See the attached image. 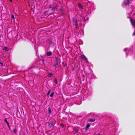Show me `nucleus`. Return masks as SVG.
Returning <instances> with one entry per match:
<instances>
[{
    "mask_svg": "<svg viewBox=\"0 0 135 135\" xmlns=\"http://www.w3.org/2000/svg\"><path fill=\"white\" fill-rule=\"evenodd\" d=\"M56 121L55 119H51L49 122L48 127L50 128L53 126L55 123Z\"/></svg>",
    "mask_w": 135,
    "mask_h": 135,
    "instance_id": "1",
    "label": "nucleus"
},
{
    "mask_svg": "<svg viewBox=\"0 0 135 135\" xmlns=\"http://www.w3.org/2000/svg\"><path fill=\"white\" fill-rule=\"evenodd\" d=\"M73 25L75 26L76 28L77 29L79 27L78 26L77 20L74 17L73 18Z\"/></svg>",
    "mask_w": 135,
    "mask_h": 135,
    "instance_id": "2",
    "label": "nucleus"
},
{
    "mask_svg": "<svg viewBox=\"0 0 135 135\" xmlns=\"http://www.w3.org/2000/svg\"><path fill=\"white\" fill-rule=\"evenodd\" d=\"M59 7V6L57 5H56L54 7H52L50 6V8H51V10L54 12L56 10H57V8Z\"/></svg>",
    "mask_w": 135,
    "mask_h": 135,
    "instance_id": "3",
    "label": "nucleus"
},
{
    "mask_svg": "<svg viewBox=\"0 0 135 135\" xmlns=\"http://www.w3.org/2000/svg\"><path fill=\"white\" fill-rule=\"evenodd\" d=\"M129 20L132 25L135 27V19L133 20L132 18H130Z\"/></svg>",
    "mask_w": 135,
    "mask_h": 135,
    "instance_id": "4",
    "label": "nucleus"
},
{
    "mask_svg": "<svg viewBox=\"0 0 135 135\" xmlns=\"http://www.w3.org/2000/svg\"><path fill=\"white\" fill-rule=\"evenodd\" d=\"M56 63L55 64L54 66L55 67H57V65H58V62H59V63H60V59L58 57H56Z\"/></svg>",
    "mask_w": 135,
    "mask_h": 135,
    "instance_id": "5",
    "label": "nucleus"
},
{
    "mask_svg": "<svg viewBox=\"0 0 135 135\" xmlns=\"http://www.w3.org/2000/svg\"><path fill=\"white\" fill-rule=\"evenodd\" d=\"M130 2L129 0H125L123 2V4L125 5L126 6L129 4L130 3Z\"/></svg>",
    "mask_w": 135,
    "mask_h": 135,
    "instance_id": "6",
    "label": "nucleus"
},
{
    "mask_svg": "<svg viewBox=\"0 0 135 135\" xmlns=\"http://www.w3.org/2000/svg\"><path fill=\"white\" fill-rule=\"evenodd\" d=\"M46 42L47 43H49V44H51L52 45H53V43L52 42L51 39L50 38L48 39L47 40Z\"/></svg>",
    "mask_w": 135,
    "mask_h": 135,
    "instance_id": "7",
    "label": "nucleus"
},
{
    "mask_svg": "<svg viewBox=\"0 0 135 135\" xmlns=\"http://www.w3.org/2000/svg\"><path fill=\"white\" fill-rule=\"evenodd\" d=\"M81 59H83L85 61L87 62L88 61L87 59L86 58L84 55H81Z\"/></svg>",
    "mask_w": 135,
    "mask_h": 135,
    "instance_id": "8",
    "label": "nucleus"
},
{
    "mask_svg": "<svg viewBox=\"0 0 135 135\" xmlns=\"http://www.w3.org/2000/svg\"><path fill=\"white\" fill-rule=\"evenodd\" d=\"M90 126V124L89 123H88L86 126L85 128L84 129L85 131H86Z\"/></svg>",
    "mask_w": 135,
    "mask_h": 135,
    "instance_id": "9",
    "label": "nucleus"
},
{
    "mask_svg": "<svg viewBox=\"0 0 135 135\" xmlns=\"http://www.w3.org/2000/svg\"><path fill=\"white\" fill-rule=\"evenodd\" d=\"M52 53L51 51H49L46 53V55L47 56H50L52 55Z\"/></svg>",
    "mask_w": 135,
    "mask_h": 135,
    "instance_id": "10",
    "label": "nucleus"
},
{
    "mask_svg": "<svg viewBox=\"0 0 135 135\" xmlns=\"http://www.w3.org/2000/svg\"><path fill=\"white\" fill-rule=\"evenodd\" d=\"M60 12V13L61 14H64L65 13V10L64 9H61Z\"/></svg>",
    "mask_w": 135,
    "mask_h": 135,
    "instance_id": "11",
    "label": "nucleus"
},
{
    "mask_svg": "<svg viewBox=\"0 0 135 135\" xmlns=\"http://www.w3.org/2000/svg\"><path fill=\"white\" fill-rule=\"evenodd\" d=\"M95 120V119L93 118L92 119H88V121L90 122H92L94 121Z\"/></svg>",
    "mask_w": 135,
    "mask_h": 135,
    "instance_id": "12",
    "label": "nucleus"
},
{
    "mask_svg": "<svg viewBox=\"0 0 135 135\" xmlns=\"http://www.w3.org/2000/svg\"><path fill=\"white\" fill-rule=\"evenodd\" d=\"M78 6L81 10H82L83 9V6L81 4H78Z\"/></svg>",
    "mask_w": 135,
    "mask_h": 135,
    "instance_id": "13",
    "label": "nucleus"
},
{
    "mask_svg": "<svg viewBox=\"0 0 135 135\" xmlns=\"http://www.w3.org/2000/svg\"><path fill=\"white\" fill-rule=\"evenodd\" d=\"M48 114H49L50 115L51 113V109L50 107H49L48 109Z\"/></svg>",
    "mask_w": 135,
    "mask_h": 135,
    "instance_id": "14",
    "label": "nucleus"
},
{
    "mask_svg": "<svg viewBox=\"0 0 135 135\" xmlns=\"http://www.w3.org/2000/svg\"><path fill=\"white\" fill-rule=\"evenodd\" d=\"M3 50H5L7 51H8L9 50V49L6 47H4L3 49Z\"/></svg>",
    "mask_w": 135,
    "mask_h": 135,
    "instance_id": "15",
    "label": "nucleus"
},
{
    "mask_svg": "<svg viewBox=\"0 0 135 135\" xmlns=\"http://www.w3.org/2000/svg\"><path fill=\"white\" fill-rule=\"evenodd\" d=\"M73 129L74 131L76 132H78V129L76 128V127H74Z\"/></svg>",
    "mask_w": 135,
    "mask_h": 135,
    "instance_id": "16",
    "label": "nucleus"
},
{
    "mask_svg": "<svg viewBox=\"0 0 135 135\" xmlns=\"http://www.w3.org/2000/svg\"><path fill=\"white\" fill-rule=\"evenodd\" d=\"M48 76L49 77H51L53 76V75L52 73H49L48 74Z\"/></svg>",
    "mask_w": 135,
    "mask_h": 135,
    "instance_id": "17",
    "label": "nucleus"
},
{
    "mask_svg": "<svg viewBox=\"0 0 135 135\" xmlns=\"http://www.w3.org/2000/svg\"><path fill=\"white\" fill-rule=\"evenodd\" d=\"M62 64L63 66H66L67 65L66 62H63L62 63Z\"/></svg>",
    "mask_w": 135,
    "mask_h": 135,
    "instance_id": "18",
    "label": "nucleus"
},
{
    "mask_svg": "<svg viewBox=\"0 0 135 135\" xmlns=\"http://www.w3.org/2000/svg\"><path fill=\"white\" fill-rule=\"evenodd\" d=\"M54 82H55L56 84H57V80L55 78Z\"/></svg>",
    "mask_w": 135,
    "mask_h": 135,
    "instance_id": "19",
    "label": "nucleus"
},
{
    "mask_svg": "<svg viewBox=\"0 0 135 135\" xmlns=\"http://www.w3.org/2000/svg\"><path fill=\"white\" fill-rule=\"evenodd\" d=\"M6 124H7V126H8V127L9 129H10V127L9 124V123H8V122L7 123H6Z\"/></svg>",
    "mask_w": 135,
    "mask_h": 135,
    "instance_id": "20",
    "label": "nucleus"
},
{
    "mask_svg": "<svg viewBox=\"0 0 135 135\" xmlns=\"http://www.w3.org/2000/svg\"><path fill=\"white\" fill-rule=\"evenodd\" d=\"M54 93L53 92H52L50 94V96L52 97L53 96Z\"/></svg>",
    "mask_w": 135,
    "mask_h": 135,
    "instance_id": "21",
    "label": "nucleus"
},
{
    "mask_svg": "<svg viewBox=\"0 0 135 135\" xmlns=\"http://www.w3.org/2000/svg\"><path fill=\"white\" fill-rule=\"evenodd\" d=\"M50 92H51L50 90H48V91L47 93V95H49L50 93Z\"/></svg>",
    "mask_w": 135,
    "mask_h": 135,
    "instance_id": "22",
    "label": "nucleus"
},
{
    "mask_svg": "<svg viewBox=\"0 0 135 135\" xmlns=\"http://www.w3.org/2000/svg\"><path fill=\"white\" fill-rule=\"evenodd\" d=\"M13 133H15L16 132V130L15 129H13Z\"/></svg>",
    "mask_w": 135,
    "mask_h": 135,
    "instance_id": "23",
    "label": "nucleus"
},
{
    "mask_svg": "<svg viewBox=\"0 0 135 135\" xmlns=\"http://www.w3.org/2000/svg\"><path fill=\"white\" fill-rule=\"evenodd\" d=\"M11 18H13V19H15V17L13 15H12L11 16Z\"/></svg>",
    "mask_w": 135,
    "mask_h": 135,
    "instance_id": "24",
    "label": "nucleus"
},
{
    "mask_svg": "<svg viewBox=\"0 0 135 135\" xmlns=\"http://www.w3.org/2000/svg\"><path fill=\"white\" fill-rule=\"evenodd\" d=\"M4 122H6V123H7L8 122L6 118H5L4 120Z\"/></svg>",
    "mask_w": 135,
    "mask_h": 135,
    "instance_id": "25",
    "label": "nucleus"
},
{
    "mask_svg": "<svg viewBox=\"0 0 135 135\" xmlns=\"http://www.w3.org/2000/svg\"><path fill=\"white\" fill-rule=\"evenodd\" d=\"M61 126L62 128L64 127V125L63 124H61Z\"/></svg>",
    "mask_w": 135,
    "mask_h": 135,
    "instance_id": "26",
    "label": "nucleus"
},
{
    "mask_svg": "<svg viewBox=\"0 0 135 135\" xmlns=\"http://www.w3.org/2000/svg\"><path fill=\"white\" fill-rule=\"evenodd\" d=\"M42 61L43 63L44 61V59L43 58H42Z\"/></svg>",
    "mask_w": 135,
    "mask_h": 135,
    "instance_id": "27",
    "label": "nucleus"
},
{
    "mask_svg": "<svg viewBox=\"0 0 135 135\" xmlns=\"http://www.w3.org/2000/svg\"><path fill=\"white\" fill-rule=\"evenodd\" d=\"M134 35H135V31H134V32L133 33V34H132V36H133Z\"/></svg>",
    "mask_w": 135,
    "mask_h": 135,
    "instance_id": "28",
    "label": "nucleus"
},
{
    "mask_svg": "<svg viewBox=\"0 0 135 135\" xmlns=\"http://www.w3.org/2000/svg\"><path fill=\"white\" fill-rule=\"evenodd\" d=\"M0 63L1 64V65H2V66H4L3 65V63H2V62H0Z\"/></svg>",
    "mask_w": 135,
    "mask_h": 135,
    "instance_id": "29",
    "label": "nucleus"
},
{
    "mask_svg": "<svg viewBox=\"0 0 135 135\" xmlns=\"http://www.w3.org/2000/svg\"><path fill=\"white\" fill-rule=\"evenodd\" d=\"M127 50V49H124V50L125 51H126Z\"/></svg>",
    "mask_w": 135,
    "mask_h": 135,
    "instance_id": "30",
    "label": "nucleus"
},
{
    "mask_svg": "<svg viewBox=\"0 0 135 135\" xmlns=\"http://www.w3.org/2000/svg\"><path fill=\"white\" fill-rule=\"evenodd\" d=\"M32 68V67H31L29 69V70H30V69H31Z\"/></svg>",
    "mask_w": 135,
    "mask_h": 135,
    "instance_id": "31",
    "label": "nucleus"
},
{
    "mask_svg": "<svg viewBox=\"0 0 135 135\" xmlns=\"http://www.w3.org/2000/svg\"><path fill=\"white\" fill-rule=\"evenodd\" d=\"M11 2H12V0H9Z\"/></svg>",
    "mask_w": 135,
    "mask_h": 135,
    "instance_id": "32",
    "label": "nucleus"
},
{
    "mask_svg": "<svg viewBox=\"0 0 135 135\" xmlns=\"http://www.w3.org/2000/svg\"><path fill=\"white\" fill-rule=\"evenodd\" d=\"M98 135H101L100 134H98Z\"/></svg>",
    "mask_w": 135,
    "mask_h": 135,
    "instance_id": "33",
    "label": "nucleus"
},
{
    "mask_svg": "<svg viewBox=\"0 0 135 135\" xmlns=\"http://www.w3.org/2000/svg\"><path fill=\"white\" fill-rule=\"evenodd\" d=\"M134 14L135 15V13H134Z\"/></svg>",
    "mask_w": 135,
    "mask_h": 135,
    "instance_id": "34",
    "label": "nucleus"
}]
</instances>
